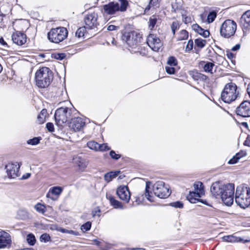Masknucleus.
Wrapping results in <instances>:
<instances>
[{"mask_svg": "<svg viewBox=\"0 0 250 250\" xmlns=\"http://www.w3.org/2000/svg\"><path fill=\"white\" fill-rule=\"evenodd\" d=\"M234 185L229 183L226 185L216 182L211 186V195L216 199H221L227 206H231L233 203Z\"/></svg>", "mask_w": 250, "mask_h": 250, "instance_id": "obj_1", "label": "nucleus"}, {"mask_svg": "<svg viewBox=\"0 0 250 250\" xmlns=\"http://www.w3.org/2000/svg\"><path fill=\"white\" fill-rule=\"evenodd\" d=\"M76 113V110L74 108L65 107L58 108L54 115L56 125L62 127L69 119H72Z\"/></svg>", "mask_w": 250, "mask_h": 250, "instance_id": "obj_2", "label": "nucleus"}, {"mask_svg": "<svg viewBox=\"0 0 250 250\" xmlns=\"http://www.w3.org/2000/svg\"><path fill=\"white\" fill-rule=\"evenodd\" d=\"M235 202L242 208L250 205V188L240 185L236 188Z\"/></svg>", "mask_w": 250, "mask_h": 250, "instance_id": "obj_3", "label": "nucleus"}, {"mask_svg": "<svg viewBox=\"0 0 250 250\" xmlns=\"http://www.w3.org/2000/svg\"><path fill=\"white\" fill-rule=\"evenodd\" d=\"M52 72L46 67H43L38 70L35 74L37 85L40 88L47 87L53 79Z\"/></svg>", "mask_w": 250, "mask_h": 250, "instance_id": "obj_4", "label": "nucleus"}, {"mask_svg": "<svg viewBox=\"0 0 250 250\" xmlns=\"http://www.w3.org/2000/svg\"><path fill=\"white\" fill-rule=\"evenodd\" d=\"M236 85L233 83H227L221 93V99L225 103H229L234 101L239 92Z\"/></svg>", "mask_w": 250, "mask_h": 250, "instance_id": "obj_5", "label": "nucleus"}, {"mask_svg": "<svg viewBox=\"0 0 250 250\" xmlns=\"http://www.w3.org/2000/svg\"><path fill=\"white\" fill-rule=\"evenodd\" d=\"M194 191H190L189 194L187 196V199L191 203H196L197 202H200L205 205H208L206 200L199 199L205 194L204 186L202 182H196L193 185Z\"/></svg>", "mask_w": 250, "mask_h": 250, "instance_id": "obj_6", "label": "nucleus"}, {"mask_svg": "<svg viewBox=\"0 0 250 250\" xmlns=\"http://www.w3.org/2000/svg\"><path fill=\"white\" fill-rule=\"evenodd\" d=\"M68 36V31L66 28L60 27L52 28L47 34L48 40L52 42L58 43L64 40Z\"/></svg>", "mask_w": 250, "mask_h": 250, "instance_id": "obj_7", "label": "nucleus"}, {"mask_svg": "<svg viewBox=\"0 0 250 250\" xmlns=\"http://www.w3.org/2000/svg\"><path fill=\"white\" fill-rule=\"evenodd\" d=\"M140 34L136 31L126 32L122 36L123 41H125L129 47L132 49H137L134 52L139 51V44L141 41Z\"/></svg>", "mask_w": 250, "mask_h": 250, "instance_id": "obj_8", "label": "nucleus"}, {"mask_svg": "<svg viewBox=\"0 0 250 250\" xmlns=\"http://www.w3.org/2000/svg\"><path fill=\"white\" fill-rule=\"evenodd\" d=\"M121 5L116 2H110L104 6V12L107 15H113L118 11H125L127 8L128 1L126 0H119Z\"/></svg>", "mask_w": 250, "mask_h": 250, "instance_id": "obj_9", "label": "nucleus"}, {"mask_svg": "<svg viewBox=\"0 0 250 250\" xmlns=\"http://www.w3.org/2000/svg\"><path fill=\"white\" fill-rule=\"evenodd\" d=\"M236 28L237 24L234 21L227 20L223 23L221 27V35L224 38H229L234 35Z\"/></svg>", "mask_w": 250, "mask_h": 250, "instance_id": "obj_10", "label": "nucleus"}, {"mask_svg": "<svg viewBox=\"0 0 250 250\" xmlns=\"http://www.w3.org/2000/svg\"><path fill=\"white\" fill-rule=\"evenodd\" d=\"M152 190L155 196L162 199L167 198L171 194L168 187H166L163 181L156 182L153 185Z\"/></svg>", "mask_w": 250, "mask_h": 250, "instance_id": "obj_11", "label": "nucleus"}, {"mask_svg": "<svg viewBox=\"0 0 250 250\" xmlns=\"http://www.w3.org/2000/svg\"><path fill=\"white\" fill-rule=\"evenodd\" d=\"M70 130L74 132L81 131L85 125L84 119L81 117H72L68 123Z\"/></svg>", "mask_w": 250, "mask_h": 250, "instance_id": "obj_12", "label": "nucleus"}, {"mask_svg": "<svg viewBox=\"0 0 250 250\" xmlns=\"http://www.w3.org/2000/svg\"><path fill=\"white\" fill-rule=\"evenodd\" d=\"M236 114L241 117H250V102L244 101L236 108Z\"/></svg>", "mask_w": 250, "mask_h": 250, "instance_id": "obj_13", "label": "nucleus"}, {"mask_svg": "<svg viewBox=\"0 0 250 250\" xmlns=\"http://www.w3.org/2000/svg\"><path fill=\"white\" fill-rule=\"evenodd\" d=\"M21 164L18 162L9 163L5 166L7 176L10 178H15L19 176V169Z\"/></svg>", "mask_w": 250, "mask_h": 250, "instance_id": "obj_14", "label": "nucleus"}, {"mask_svg": "<svg viewBox=\"0 0 250 250\" xmlns=\"http://www.w3.org/2000/svg\"><path fill=\"white\" fill-rule=\"evenodd\" d=\"M147 44L154 51H158L162 46V43L155 35L150 34L147 38Z\"/></svg>", "mask_w": 250, "mask_h": 250, "instance_id": "obj_15", "label": "nucleus"}, {"mask_svg": "<svg viewBox=\"0 0 250 250\" xmlns=\"http://www.w3.org/2000/svg\"><path fill=\"white\" fill-rule=\"evenodd\" d=\"M98 18V14L95 12L87 14L84 19V23L87 28L92 29L96 27L99 24Z\"/></svg>", "mask_w": 250, "mask_h": 250, "instance_id": "obj_16", "label": "nucleus"}, {"mask_svg": "<svg viewBox=\"0 0 250 250\" xmlns=\"http://www.w3.org/2000/svg\"><path fill=\"white\" fill-rule=\"evenodd\" d=\"M116 194L119 198L128 203L130 199V193L127 186H120L116 190Z\"/></svg>", "mask_w": 250, "mask_h": 250, "instance_id": "obj_17", "label": "nucleus"}, {"mask_svg": "<svg viewBox=\"0 0 250 250\" xmlns=\"http://www.w3.org/2000/svg\"><path fill=\"white\" fill-rule=\"evenodd\" d=\"M240 25L245 35L246 32L250 29V10L246 11L242 15L240 20Z\"/></svg>", "mask_w": 250, "mask_h": 250, "instance_id": "obj_18", "label": "nucleus"}, {"mask_svg": "<svg viewBox=\"0 0 250 250\" xmlns=\"http://www.w3.org/2000/svg\"><path fill=\"white\" fill-rule=\"evenodd\" d=\"M11 243L12 240L10 235L5 231H0V249L10 247Z\"/></svg>", "mask_w": 250, "mask_h": 250, "instance_id": "obj_19", "label": "nucleus"}, {"mask_svg": "<svg viewBox=\"0 0 250 250\" xmlns=\"http://www.w3.org/2000/svg\"><path fill=\"white\" fill-rule=\"evenodd\" d=\"M13 42L18 45H22L26 42V36L23 33L15 32L12 35Z\"/></svg>", "mask_w": 250, "mask_h": 250, "instance_id": "obj_20", "label": "nucleus"}, {"mask_svg": "<svg viewBox=\"0 0 250 250\" xmlns=\"http://www.w3.org/2000/svg\"><path fill=\"white\" fill-rule=\"evenodd\" d=\"M73 162L81 170H83L88 165V162L86 160L78 156L74 158Z\"/></svg>", "mask_w": 250, "mask_h": 250, "instance_id": "obj_21", "label": "nucleus"}, {"mask_svg": "<svg viewBox=\"0 0 250 250\" xmlns=\"http://www.w3.org/2000/svg\"><path fill=\"white\" fill-rule=\"evenodd\" d=\"M222 239L224 241L230 243H246L249 242L248 240H244L242 238L239 237H237L236 236H235L234 235L224 236V237H222Z\"/></svg>", "mask_w": 250, "mask_h": 250, "instance_id": "obj_22", "label": "nucleus"}, {"mask_svg": "<svg viewBox=\"0 0 250 250\" xmlns=\"http://www.w3.org/2000/svg\"><path fill=\"white\" fill-rule=\"evenodd\" d=\"M106 198L109 201L110 205L115 208L124 209L122 203L115 199L111 195H106Z\"/></svg>", "mask_w": 250, "mask_h": 250, "instance_id": "obj_23", "label": "nucleus"}, {"mask_svg": "<svg viewBox=\"0 0 250 250\" xmlns=\"http://www.w3.org/2000/svg\"><path fill=\"white\" fill-rule=\"evenodd\" d=\"M62 190L63 188L61 187H54L50 189L49 192L46 195V197L52 199L50 196L51 194L59 196L61 194Z\"/></svg>", "mask_w": 250, "mask_h": 250, "instance_id": "obj_24", "label": "nucleus"}, {"mask_svg": "<svg viewBox=\"0 0 250 250\" xmlns=\"http://www.w3.org/2000/svg\"><path fill=\"white\" fill-rule=\"evenodd\" d=\"M159 20V16L156 15L151 16L148 22V26L149 29L153 30L156 25L158 21Z\"/></svg>", "mask_w": 250, "mask_h": 250, "instance_id": "obj_25", "label": "nucleus"}, {"mask_svg": "<svg viewBox=\"0 0 250 250\" xmlns=\"http://www.w3.org/2000/svg\"><path fill=\"white\" fill-rule=\"evenodd\" d=\"M193 28L198 34L205 38H207L209 35V32L208 30H205L197 24H194Z\"/></svg>", "mask_w": 250, "mask_h": 250, "instance_id": "obj_26", "label": "nucleus"}, {"mask_svg": "<svg viewBox=\"0 0 250 250\" xmlns=\"http://www.w3.org/2000/svg\"><path fill=\"white\" fill-rule=\"evenodd\" d=\"M120 171H110L105 173L104 175V179L107 182H109L116 177L120 173Z\"/></svg>", "mask_w": 250, "mask_h": 250, "instance_id": "obj_27", "label": "nucleus"}, {"mask_svg": "<svg viewBox=\"0 0 250 250\" xmlns=\"http://www.w3.org/2000/svg\"><path fill=\"white\" fill-rule=\"evenodd\" d=\"M47 115V112L46 109H43L41 110L37 117V122L39 124H42L45 121L46 117Z\"/></svg>", "mask_w": 250, "mask_h": 250, "instance_id": "obj_28", "label": "nucleus"}, {"mask_svg": "<svg viewBox=\"0 0 250 250\" xmlns=\"http://www.w3.org/2000/svg\"><path fill=\"white\" fill-rule=\"evenodd\" d=\"M205 63V62H203L201 64V65H202L203 66L204 71L206 72L209 73L210 74H212V69L213 67L215 66L214 64L211 62H207L206 63Z\"/></svg>", "mask_w": 250, "mask_h": 250, "instance_id": "obj_29", "label": "nucleus"}, {"mask_svg": "<svg viewBox=\"0 0 250 250\" xmlns=\"http://www.w3.org/2000/svg\"><path fill=\"white\" fill-rule=\"evenodd\" d=\"M87 147L91 150H99L100 144L94 141H89L87 143Z\"/></svg>", "mask_w": 250, "mask_h": 250, "instance_id": "obj_30", "label": "nucleus"}, {"mask_svg": "<svg viewBox=\"0 0 250 250\" xmlns=\"http://www.w3.org/2000/svg\"><path fill=\"white\" fill-rule=\"evenodd\" d=\"M150 187L149 186V183H146V192H145V196L146 199L150 202H153V197L150 194L149 192Z\"/></svg>", "mask_w": 250, "mask_h": 250, "instance_id": "obj_31", "label": "nucleus"}, {"mask_svg": "<svg viewBox=\"0 0 250 250\" xmlns=\"http://www.w3.org/2000/svg\"><path fill=\"white\" fill-rule=\"evenodd\" d=\"M26 241L30 245L33 246L36 242V239L33 234L29 233L26 236Z\"/></svg>", "mask_w": 250, "mask_h": 250, "instance_id": "obj_32", "label": "nucleus"}, {"mask_svg": "<svg viewBox=\"0 0 250 250\" xmlns=\"http://www.w3.org/2000/svg\"><path fill=\"white\" fill-rule=\"evenodd\" d=\"M216 16L217 13L215 11H212L210 12L208 15L207 20V22L208 23L212 22L215 20Z\"/></svg>", "mask_w": 250, "mask_h": 250, "instance_id": "obj_33", "label": "nucleus"}, {"mask_svg": "<svg viewBox=\"0 0 250 250\" xmlns=\"http://www.w3.org/2000/svg\"><path fill=\"white\" fill-rule=\"evenodd\" d=\"M35 209L39 213L44 214L46 211L45 206L42 204L38 203L35 206Z\"/></svg>", "mask_w": 250, "mask_h": 250, "instance_id": "obj_34", "label": "nucleus"}, {"mask_svg": "<svg viewBox=\"0 0 250 250\" xmlns=\"http://www.w3.org/2000/svg\"><path fill=\"white\" fill-rule=\"evenodd\" d=\"M193 78L196 80L202 81H205L208 79V77L205 75L198 72H196L193 75Z\"/></svg>", "mask_w": 250, "mask_h": 250, "instance_id": "obj_35", "label": "nucleus"}, {"mask_svg": "<svg viewBox=\"0 0 250 250\" xmlns=\"http://www.w3.org/2000/svg\"><path fill=\"white\" fill-rule=\"evenodd\" d=\"M86 32V28L84 26L80 27L76 32V36L78 38H81L84 36Z\"/></svg>", "mask_w": 250, "mask_h": 250, "instance_id": "obj_36", "label": "nucleus"}, {"mask_svg": "<svg viewBox=\"0 0 250 250\" xmlns=\"http://www.w3.org/2000/svg\"><path fill=\"white\" fill-rule=\"evenodd\" d=\"M28 215V213L25 210L21 209L19 210L17 212V216L20 219H25Z\"/></svg>", "mask_w": 250, "mask_h": 250, "instance_id": "obj_37", "label": "nucleus"}, {"mask_svg": "<svg viewBox=\"0 0 250 250\" xmlns=\"http://www.w3.org/2000/svg\"><path fill=\"white\" fill-rule=\"evenodd\" d=\"M195 43L197 47L202 48L205 46L206 41L202 39H197L195 41Z\"/></svg>", "mask_w": 250, "mask_h": 250, "instance_id": "obj_38", "label": "nucleus"}, {"mask_svg": "<svg viewBox=\"0 0 250 250\" xmlns=\"http://www.w3.org/2000/svg\"><path fill=\"white\" fill-rule=\"evenodd\" d=\"M188 32L185 30H182L179 34L178 40H187L188 38Z\"/></svg>", "mask_w": 250, "mask_h": 250, "instance_id": "obj_39", "label": "nucleus"}, {"mask_svg": "<svg viewBox=\"0 0 250 250\" xmlns=\"http://www.w3.org/2000/svg\"><path fill=\"white\" fill-rule=\"evenodd\" d=\"M58 230H59V231H61L62 233H69V234H72V235H76V236L79 235V232L77 231H74L72 230H68V229H66L61 228L58 229Z\"/></svg>", "mask_w": 250, "mask_h": 250, "instance_id": "obj_40", "label": "nucleus"}, {"mask_svg": "<svg viewBox=\"0 0 250 250\" xmlns=\"http://www.w3.org/2000/svg\"><path fill=\"white\" fill-rule=\"evenodd\" d=\"M167 65L170 66H176L177 65V61L176 59L173 56L168 58Z\"/></svg>", "mask_w": 250, "mask_h": 250, "instance_id": "obj_41", "label": "nucleus"}, {"mask_svg": "<svg viewBox=\"0 0 250 250\" xmlns=\"http://www.w3.org/2000/svg\"><path fill=\"white\" fill-rule=\"evenodd\" d=\"M41 139L38 137H34L33 139H29L27 141V144L32 146L38 145L40 143Z\"/></svg>", "mask_w": 250, "mask_h": 250, "instance_id": "obj_42", "label": "nucleus"}, {"mask_svg": "<svg viewBox=\"0 0 250 250\" xmlns=\"http://www.w3.org/2000/svg\"><path fill=\"white\" fill-rule=\"evenodd\" d=\"M158 0H150L149 5L145 8V12H147L150 10V6H157L158 5Z\"/></svg>", "mask_w": 250, "mask_h": 250, "instance_id": "obj_43", "label": "nucleus"}, {"mask_svg": "<svg viewBox=\"0 0 250 250\" xmlns=\"http://www.w3.org/2000/svg\"><path fill=\"white\" fill-rule=\"evenodd\" d=\"M180 27L179 23L178 21H173L171 25V28L172 30V32L173 34H175V31L179 29Z\"/></svg>", "mask_w": 250, "mask_h": 250, "instance_id": "obj_44", "label": "nucleus"}, {"mask_svg": "<svg viewBox=\"0 0 250 250\" xmlns=\"http://www.w3.org/2000/svg\"><path fill=\"white\" fill-rule=\"evenodd\" d=\"M91 227V223L89 221L87 222L86 223L83 224L81 229L83 231H86L90 230Z\"/></svg>", "mask_w": 250, "mask_h": 250, "instance_id": "obj_45", "label": "nucleus"}, {"mask_svg": "<svg viewBox=\"0 0 250 250\" xmlns=\"http://www.w3.org/2000/svg\"><path fill=\"white\" fill-rule=\"evenodd\" d=\"M40 241L44 243L47 242L50 240V236L47 233H43L40 236Z\"/></svg>", "mask_w": 250, "mask_h": 250, "instance_id": "obj_46", "label": "nucleus"}, {"mask_svg": "<svg viewBox=\"0 0 250 250\" xmlns=\"http://www.w3.org/2000/svg\"><path fill=\"white\" fill-rule=\"evenodd\" d=\"M175 66L167 65L166 66V71L169 74H174L175 72Z\"/></svg>", "mask_w": 250, "mask_h": 250, "instance_id": "obj_47", "label": "nucleus"}, {"mask_svg": "<svg viewBox=\"0 0 250 250\" xmlns=\"http://www.w3.org/2000/svg\"><path fill=\"white\" fill-rule=\"evenodd\" d=\"M109 149H110V148L108 147L107 144H100L99 151H104L108 150Z\"/></svg>", "mask_w": 250, "mask_h": 250, "instance_id": "obj_48", "label": "nucleus"}, {"mask_svg": "<svg viewBox=\"0 0 250 250\" xmlns=\"http://www.w3.org/2000/svg\"><path fill=\"white\" fill-rule=\"evenodd\" d=\"M109 155L110 157L114 160H118L121 157V155L120 154H116L114 150L110 151Z\"/></svg>", "mask_w": 250, "mask_h": 250, "instance_id": "obj_49", "label": "nucleus"}, {"mask_svg": "<svg viewBox=\"0 0 250 250\" xmlns=\"http://www.w3.org/2000/svg\"><path fill=\"white\" fill-rule=\"evenodd\" d=\"M171 205L176 208H182L183 207V204L180 201H177L171 203Z\"/></svg>", "mask_w": 250, "mask_h": 250, "instance_id": "obj_50", "label": "nucleus"}, {"mask_svg": "<svg viewBox=\"0 0 250 250\" xmlns=\"http://www.w3.org/2000/svg\"><path fill=\"white\" fill-rule=\"evenodd\" d=\"M46 127L49 132H52L54 131V125L52 123H47L46 124Z\"/></svg>", "mask_w": 250, "mask_h": 250, "instance_id": "obj_51", "label": "nucleus"}, {"mask_svg": "<svg viewBox=\"0 0 250 250\" xmlns=\"http://www.w3.org/2000/svg\"><path fill=\"white\" fill-rule=\"evenodd\" d=\"M193 46V42L192 40H190L188 41L187 46H186V50L189 51L192 49Z\"/></svg>", "mask_w": 250, "mask_h": 250, "instance_id": "obj_52", "label": "nucleus"}, {"mask_svg": "<svg viewBox=\"0 0 250 250\" xmlns=\"http://www.w3.org/2000/svg\"><path fill=\"white\" fill-rule=\"evenodd\" d=\"M239 159L236 157V155L234 156L231 159H230L228 163L230 165L236 164Z\"/></svg>", "mask_w": 250, "mask_h": 250, "instance_id": "obj_53", "label": "nucleus"}, {"mask_svg": "<svg viewBox=\"0 0 250 250\" xmlns=\"http://www.w3.org/2000/svg\"><path fill=\"white\" fill-rule=\"evenodd\" d=\"M247 154V153L246 151H241L239 152L236 154V156L238 159L240 160L241 158L245 156Z\"/></svg>", "mask_w": 250, "mask_h": 250, "instance_id": "obj_54", "label": "nucleus"}, {"mask_svg": "<svg viewBox=\"0 0 250 250\" xmlns=\"http://www.w3.org/2000/svg\"><path fill=\"white\" fill-rule=\"evenodd\" d=\"M65 56L66 55L63 53L57 54L55 55V58L58 60H62Z\"/></svg>", "mask_w": 250, "mask_h": 250, "instance_id": "obj_55", "label": "nucleus"}, {"mask_svg": "<svg viewBox=\"0 0 250 250\" xmlns=\"http://www.w3.org/2000/svg\"><path fill=\"white\" fill-rule=\"evenodd\" d=\"M100 212H101V210L100 209L94 210L92 212V216L93 217H95L96 216H100Z\"/></svg>", "mask_w": 250, "mask_h": 250, "instance_id": "obj_56", "label": "nucleus"}, {"mask_svg": "<svg viewBox=\"0 0 250 250\" xmlns=\"http://www.w3.org/2000/svg\"><path fill=\"white\" fill-rule=\"evenodd\" d=\"M244 145L250 147V135H249L245 141L244 142Z\"/></svg>", "mask_w": 250, "mask_h": 250, "instance_id": "obj_57", "label": "nucleus"}, {"mask_svg": "<svg viewBox=\"0 0 250 250\" xmlns=\"http://www.w3.org/2000/svg\"><path fill=\"white\" fill-rule=\"evenodd\" d=\"M119 28L118 26L113 25H110L107 27V30L109 31H113L117 30Z\"/></svg>", "mask_w": 250, "mask_h": 250, "instance_id": "obj_58", "label": "nucleus"}, {"mask_svg": "<svg viewBox=\"0 0 250 250\" xmlns=\"http://www.w3.org/2000/svg\"><path fill=\"white\" fill-rule=\"evenodd\" d=\"M0 43L5 47H8L7 43L5 42L3 38H0Z\"/></svg>", "mask_w": 250, "mask_h": 250, "instance_id": "obj_59", "label": "nucleus"}, {"mask_svg": "<svg viewBox=\"0 0 250 250\" xmlns=\"http://www.w3.org/2000/svg\"><path fill=\"white\" fill-rule=\"evenodd\" d=\"M240 48V44H237L231 48V50L233 51H235L239 50Z\"/></svg>", "mask_w": 250, "mask_h": 250, "instance_id": "obj_60", "label": "nucleus"}, {"mask_svg": "<svg viewBox=\"0 0 250 250\" xmlns=\"http://www.w3.org/2000/svg\"><path fill=\"white\" fill-rule=\"evenodd\" d=\"M182 17L183 21L185 23H186L189 22V19L188 17H186V15H183Z\"/></svg>", "mask_w": 250, "mask_h": 250, "instance_id": "obj_61", "label": "nucleus"}, {"mask_svg": "<svg viewBox=\"0 0 250 250\" xmlns=\"http://www.w3.org/2000/svg\"><path fill=\"white\" fill-rule=\"evenodd\" d=\"M227 56L228 57V58L230 59H232L233 58L234 55L232 53H231L229 51H227Z\"/></svg>", "mask_w": 250, "mask_h": 250, "instance_id": "obj_62", "label": "nucleus"}, {"mask_svg": "<svg viewBox=\"0 0 250 250\" xmlns=\"http://www.w3.org/2000/svg\"><path fill=\"white\" fill-rule=\"evenodd\" d=\"M31 175V174L29 173H26L25 174H24L23 175H22V177H21V179H28V178L30 177Z\"/></svg>", "mask_w": 250, "mask_h": 250, "instance_id": "obj_63", "label": "nucleus"}, {"mask_svg": "<svg viewBox=\"0 0 250 250\" xmlns=\"http://www.w3.org/2000/svg\"><path fill=\"white\" fill-rule=\"evenodd\" d=\"M247 92L249 94H250V84H249L248 86Z\"/></svg>", "mask_w": 250, "mask_h": 250, "instance_id": "obj_64", "label": "nucleus"}]
</instances>
